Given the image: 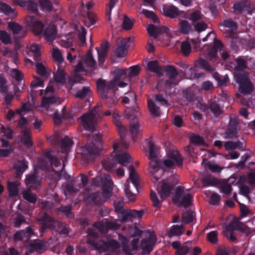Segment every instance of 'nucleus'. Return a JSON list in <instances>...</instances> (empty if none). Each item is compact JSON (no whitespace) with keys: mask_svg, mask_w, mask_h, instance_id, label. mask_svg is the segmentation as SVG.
Listing matches in <instances>:
<instances>
[{"mask_svg":"<svg viewBox=\"0 0 255 255\" xmlns=\"http://www.w3.org/2000/svg\"><path fill=\"white\" fill-rule=\"evenodd\" d=\"M23 198L30 203L34 204L37 201L36 196L28 191H25L22 193Z\"/></svg>","mask_w":255,"mask_h":255,"instance_id":"6e6d98bb","label":"nucleus"},{"mask_svg":"<svg viewBox=\"0 0 255 255\" xmlns=\"http://www.w3.org/2000/svg\"><path fill=\"white\" fill-rule=\"evenodd\" d=\"M102 147V141L99 135L96 134L89 137L86 144L82 147L83 159L86 161L93 159L98 155Z\"/></svg>","mask_w":255,"mask_h":255,"instance_id":"7ed1b4c3","label":"nucleus"},{"mask_svg":"<svg viewBox=\"0 0 255 255\" xmlns=\"http://www.w3.org/2000/svg\"><path fill=\"white\" fill-rule=\"evenodd\" d=\"M170 159H173L178 167L183 165V158L177 151H173L170 153Z\"/></svg>","mask_w":255,"mask_h":255,"instance_id":"864d4df0","label":"nucleus"},{"mask_svg":"<svg viewBox=\"0 0 255 255\" xmlns=\"http://www.w3.org/2000/svg\"><path fill=\"white\" fill-rule=\"evenodd\" d=\"M113 74L114 79L112 81L99 79L97 81L98 94L109 108L113 107L118 102V97L116 96L118 81L128 77L127 69H116Z\"/></svg>","mask_w":255,"mask_h":255,"instance_id":"f257e3e1","label":"nucleus"},{"mask_svg":"<svg viewBox=\"0 0 255 255\" xmlns=\"http://www.w3.org/2000/svg\"><path fill=\"white\" fill-rule=\"evenodd\" d=\"M58 210L63 213L68 218L72 219L74 217V215L72 212V207L71 206H61L58 208Z\"/></svg>","mask_w":255,"mask_h":255,"instance_id":"8fccbe9b","label":"nucleus"},{"mask_svg":"<svg viewBox=\"0 0 255 255\" xmlns=\"http://www.w3.org/2000/svg\"><path fill=\"white\" fill-rule=\"evenodd\" d=\"M233 9L237 13H241L244 11L251 12L254 9L253 5L248 0L236 1L234 3Z\"/></svg>","mask_w":255,"mask_h":255,"instance_id":"4468645a","label":"nucleus"},{"mask_svg":"<svg viewBox=\"0 0 255 255\" xmlns=\"http://www.w3.org/2000/svg\"><path fill=\"white\" fill-rule=\"evenodd\" d=\"M143 215L142 210L137 211L135 210L127 209L119 214V218L123 222L132 221L133 218H141Z\"/></svg>","mask_w":255,"mask_h":255,"instance_id":"9b49d317","label":"nucleus"},{"mask_svg":"<svg viewBox=\"0 0 255 255\" xmlns=\"http://www.w3.org/2000/svg\"><path fill=\"white\" fill-rule=\"evenodd\" d=\"M84 62L87 67L95 69L96 66V62L94 60L91 53H88L86 56Z\"/></svg>","mask_w":255,"mask_h":255,"instance_id":"603ef678","label":"nucleus"},{"mask_svg":"<svg viewBox=\"0 0 255 255\" xmlns=\"http://www.w3.org/2000/svg\"><path fill=\"white\" fill-rule=\"evenodd\" d=\"M7 188L10 196H16L18 194V188L15 182H7Z\"/></svg>","mask_w":255,"mask_h":255,"instance_id":"13d9d810","label":"nucleus"},{"mask_svg":"<svg viewBox=\"0 0 255 255\" xmlns=\"http://www.w3.org/2000/svg\"><path fill=\"white\" fill-rule=\"evenodd\" d=\"M142 128L139 124L135 122L132 121L130 123L129 131L131 134L132 139L133 141H135L137 137Z\"/></svg>","mask_w":255,"mask_h":255,"instance_id":"b1692460","label":"nucleus"},{"mask_svg":"<svg viewBox=\"0 0 255 255\" xmlns=\"http://www.w3.org/2000/svg\"><path fill=\"white\" fill-rule=\"evenodd\" d=\"M11 222L13 227L15 228H18L23 223H26L25 217L19 213L12 217Z\"/></svg>","mask_w":255,"mask_h":255,"instance_id":"a878e982","label":"nucleus"},{"mask_svg":"<svg viewBox=\"0 0 255 255\" xmlns=\"http://www.w3.org/2000/svg\"><path fill=\"white\" fill-rule=\"evenodd\" d=\"M103 245L96 242L94 239H89L87 241V243L93 247L92 250H98L99 252H104L106 249H111L116 250L120 248L119 243L116 240L111 239L107 241L102 240Z\"/></svg>","mask_w":255,"mask_h":255,"instance_id":"39448f33","label":"nucleus"},{"mask_svg":"<svg viewBox=\"0 0 255 255\" xmlns=\"http://www.w3.org/2000/svg\"><path fill=\"white\" fill-rule=\"evenodd\" d=\"M113 182L110 175L106 176L103 181L102 195L105 199H109L112 196Z\"/></svg>","mask_w":255,"mask_h":255,"instance_id":"2eb2a0df","label":"nucleus"},{"mask_svg":"<svg viewBox=\"0 0 255 255\" xmlns=\"http://www.w3.org/2000/svg\"><path fill=\"white\" fill-rule=\"evenodd\" d=\"M147 31L150 36L156 38L160 32V29L158 26L150 24L147 28Z\"/></svg>","mask_w":255,"mask_h":255,"instance_id":"5fc2aeb1","label":"nucleus"},{"mask_svg":"<svg viewBox=\"0 0 255 255\" xmlns=\"http://www.w3.org/2000/svg\"><path fill=\"white\" fill-rule=\"evenodd\" d=\"M172 188V185L169 183H163L162 184L161 187V189L158 192L162 200L165 199L168 196H169Z\"/></svg>","mask_w":255,"mask_h":255,"instance_id":"393cba45","label":"nucleus"},{"mask_svg":"<svg viewBox=\"0 0 255 255\" xmlns=\"http://www.w3.org/2000/svg\"><path fill=\"white\" fill-rule=\"evenodd\" d=\"M21 142L27 147H30L33 145L30 133L29 131L24 130L22 132Z\"/></svg>","mask_w":255,"mask_h":255,"instance_id":"473e14b6","label":"nucleus"},{"mask_svg":"<svg viewBox=\"0 0 255 255\" xmlns=\"http://www.w3.org/2000/svg\"><path fill=\"white\" fill-rule=\"evenodd\" d=\"M192 198V196L190 194L188 193L183 196L181 200L178 203V205L187 208L191 205Z\"/></svg>","mask_w":255,"mask_h":255,"instance_id":"37998d69","label":"nucleus"},{"mask_svg":"<svg viewBox=\"0 0 255 255\" xmlns=\"http://www.w3.org/2000/svg\"><path fill=\"white\" fill-rule=\"evenodd\" d=\"M23 90V86L20 88L17 87H15L14 89V92L13 94L12 93H6L5 97H4V101L7 105H10L11 102L14 98V96H16V94L17 92L19 91H22Z\"/></svg>","mask_w":255,"mask_h":255,"instance_id":"c03bdc74","label":"nucleus"},{"mask_svg":"<svg viewBox=\"0 0 255 255\" xmlns=\"http://www.w3.org/2000/svg\"><path fill=\"white\" fill-rule=\"evenodd\" d=\"M91 90L90 87H83L82 89L77 91L74 96L80 99H83L90 96Z\"/></svg>","mask_w":255,"mask_h":255,"instance_id":"58836bf2","label":"nucleus"},{"mask_svg":"<svg viewBox=\"0 0 255 255\" xmlns=\"http://www.w3.org/2000/svg\"><path fill=\"white\" fill-rule=\"evenodd\" d=\"M25 183L29 188H35L40 185V180L36 174H29L26 176Z\"/></svg>","mask_w":255,"mask_h":255,"instance_id":"412c9836","label":"nucleus"},{"mask_svg":"<svg viewBox=\"0 0 255 255\" xmlns=\"http://www.w3.org/2000/svg\"><path fill=\"white\" fill-rule=\"evenodd\" d=\"M184 231V227L183 225H174L170 227L167 233L168 237L172 238L174 236H180Z\"/></svg>","mask_w":255,"mask_h":255,"instance_id":"4be33fe9","label":"nucleus"},{"mask_svg":"<svg viewBox=\"0 0 255 255\" xmlns=\"http://www.w3.org/2000/svg\"><path fill=\"white\" fill-rule=\"evenodd\" d=\"M148 141L149 147V159L155 158L157 156V148L155 145L152 142L151 137L146 139Z\"/></svg>","mask_w":255,"mask_h":255,"instance_id":"e433bc0d","label":"nucleus"},{"mask_svg":"<svg viewBox=\"0 0 255 255\" xmlns=\"http://www.w3.org/2000/svg\"><path fill=\"white\" fill-rule=\"evenodd\" d=\"M119 118L120 115L119 112L117 111H115L113 113V121L117 127V130L121 139V144L122 146L127 148L128 147V143L126 142L124 140L127 129L120 121Z\"/></svg>","mask_w":255,"mask_h":255,"instance_id":"6e6552de","label":"nucleus"},{"mask_svg":"<svg viewBox=\"0 0 255 255\" xmlns=\"http://www.w3.org/2000/svg\"><path fill=\"white\" fill-rule=\"evenodd\" d=\"M180 32L184 34H188L189 32L193 31L192 27L189 22L186 20H181L179 21Z\"/></svg>","mask_w":255,"mask_h":255,"instance_id":"7c9ffc66","label":"nucleus"},{"mask_svg":"<svg viewBox=\"0 0 255 255\" xmlns=\"http://www.w3.org/2000/svg\"><path fill=\"white\" fill-rule=\"evenodd\" d=\"M239 85V91L242 94H249L253 91V84L249 80Z\"/></svg>","mask_w":255,"mask_h":255,"instance_id":"c756f323","label":"nucleus"},{"mask_svg":"<svg viewBox=\"0 0 255 255\" xmlns=\"http://www.w3.org/2000/svg\"><path fill=\"white\" fill-rule=\"evenodd\" d=\"M59 103V99L53 95H45L42 99L41 106L43 107H48L50 104Z\"/></svg>","mask_w":255,"mask_h":255,"instance_id":"bb28decb","label":"nucleus"},{"mask_svg":"<svg viewBox=\"0 0 255 255\" xmlns=\"http://www.w3.org/2000/svg\"><path fill=\"white\" fill-rule=\"evenodd\" d=\"M128 169L129 173V178L131 181L134 186L137 188L139 185V179L133 165L130 164L128 167Z\"/></svg>","mask_w":255,"mask_h":255,"instance_id":"c85d7f7f","label":"nucleus"},{"mask_svg":"<svg viewBox=\"0 0 255 255\" xmlns=\"http://www.w3.org/2000/svg\"><path fill=\"white\" fill-rule=\"evenodd\" d=\"M202 182L204 186H215L219 183V181L213 176H209L202 178Z\"/></svg>","mask_w":255,"mask_h":255,"instance_id":"4c0bfd02","label":"nucleus"},{"mask_svg":"<svg viewBox=\"0 0 255 255\" xmlns=\"http://www.w3.org/2000/svg\"><path fill=\"white\" fill-rule=\"evenodd\" d=\"M73 144V142L72 139L68 136H66L61 139L60 142V147L62 151L67 153Z\"/></svg>","mask_w":255,"mask_h":255,"instance_id":"72a5a7b5","label":"nucleus"},{"mask_svg":"<svg viewBox=\"0 0 255 255\" xmlns=\"http://www.w3.org/2000/svg\"><path fill=\"white\" fill-rule=\"evenodd\" d=\"M240 230V226L237 223H232L228 225L226 230L224 231V234L225 237L228 238V232H233L235 230Z\"/></svg>","mask_w":255,"mask_h":255,"instance_id":"69168bd1","label":"nucleus"},{"mask_svg":"<svg viewBox=\"0 0 255 255\" xmlns=\"http://www.w3.org/2000/svg\"><path fill=\"white\" fill-rule=\"evenodd\" d=\"M183 190L180 187H177L175 191V194L173 197V202L176 204H178L183 196Z\"/></svg>","mask_w":255,"mask_h":255,"instance_id":"e2e57ef3","label":"nucleus"},{"mask_svg":"<svg viewBox=\"0 0 255 255\" xmlns=\"http://www.w3.org/2000/svg\"><path fill=\"white\" fill-rule=\"evenodd\" d=\"M75 71L76 72L75 75L74 77V83H82L83 81L85 79L84 78L81 76L80 75L78 74L77 73H79L82 71H84V68L83 65L81 61H80L76 66L75 68Z\"/></svg>","mask_w":255,"mask_h":255,"instance_id":"f704fd0d","label":"nucleus"},{"mask_svg":"<svg viewBox=\"0 0 255 255\" xmlns=\"http://www.w3.org/2000/svg\"><path fill=\"white\" fill-rule=\"evenodd\" d=\"M44 159L39 161V164L43 169H47L50 166L52 167L53 171H56L53 166L57 168L61 165L60 160L52 154V151L50 149L46 150L44 152Z\"/></svg>","mask_w":255,"mask_h":255,"instance_id":"423d86ee","label":"nucleus"},{"mask_svg":"<svg viewBox=\"0 0 255 255\" xmlns=\"http://www.w3.org/2000/svg\"><path fill=\"white\" fill-rule=\"evenodd\" d=\"M30 52H31L34 57V60L35 61H39L40 60V47L37 44H32L30 47Z\"/></svg>","mask_w":255,"mask_h":255,"instance_id":"de8ad7c7","label":"nucleus"},{"mask_svg":"<svg viewBox=\"0 0 255 255\" xmlns=\"http://www.w3.org/2000/svg\"><path fill=\"white\" fill-rule=\"evenodd\" d=\"M195 66H200L202 67L205 70L210 73L213 72L214 69L211 66L209 63L205 59L201 58L197 60L195 64Z\"/></svg>","mask_w":255,"mask_h":255,"instance_id":"a19ab883","label":"nucleus"},{"mask_svg":"<svg viewBox=\"0 0 255 255\" xmlns=\"http://www.w3.org/2000/svg\"><path fill=\"white\" fill-rule=\"evenodd\" d=\"M54 78L56 82L64 84L66 82L65 73L63 70H58L55 74Z\"/></svg>","mask_w":255,"mask_h":255,"instance_id":"bf43d9fd","label":"nucleus"},{"mask_svg":"<svg viewBox=\"0 0 255 255\" xmlns=\"http://www.w3.org/2000/svg\"><path fill=\"white\" fill-rule=\"evenodd\" d=\"M109 46L108 42L102 43L100 49L97 48L98 56H100V57L101 56L102 57L106 56Z\"/></svg>","mask_w":255,"mask_h":255,"instance_id":"0e129e2a","label":"nucleus"},{"mask_svg":"<svg viewBox=\"0 0 255 255\" xmlns=\"http://www.w3.org/2000/svg\"><path fill=\"white\" fill-rule=\"evenodd\" d=\"M89 198L96 205L99 206L102 204V200L99 192L92 193L89 195Z\"/></svg>","mask_w":255,"mask_h":255,"instance_id":"4d7b16f0","label":"nucleus"},{"mask_svg":"<svg viewBox=\"0 0 255 255\" xmlns=\"http://www.w3.org/2000/svg\"><path fill=\"white\" fill-rule=\"evenodd\" d=\"M12 76L18 82L16 87L18 86L20 88L22 86L23 87H24V84L21 83L23 79V74L20 71L16 69H13L12 71Z\"/></svg>","mask_w":255,"mask_h":255,"instance_id":"79ce46f5","label":"nucleus"},{"mask_svg":"<svg viewBox=\"0 0 255 255\" xmlns=\"http://www.w3.org/2000/svg\"><path fill=\"white\" fill-rule=\"evenodd\" d=\"M118 1L119 0H110L109 3L106 5V13L107 16L108 17V20L109 21L111 19L112 9L115 7V5Z\"/></svg>","mask_w":255,"mask_h":255,"instance_id":"052dcab7","label":"nucleus"},{"mask_svg":"<svg viewBox=\"0 0 255 255\" xmlns=\"http://www.w3.org/2000/svg\"><path fill=\"white\" fill-rule=\"evenodd\" d=\"M24 22L34 34L38 35L42 33L44 25L41 21L37 20L35 16H27ZM57 32L56 26L54 24H50L43 30V35L47 41L51 42L55 39Z\"/></svg>","mask_w":255,"mask_h":255,"instance_id":"f03ea898","label":"nucleus"},{"mask_svg":"<svg viewBox=\"0 0 255 255\" xmlns=\"http://www.w3.org/2000/svg\"><path fill=\"white\" fill-rule=\"evenodd\" d=\"M195 213L191 210H187L182 215V222L185 224H189L193 221Z\"/></svg>","mask_w":255,"mask_h":255,"instance_id":"ea45409f","label":"nucleus"},{"mask_svg":"<svg viewBox=\"0 0 255 255\" xmlns=\"http://www.w3.org/2000/svg\"><path fill=\"white\" fill-rule=\"evenodd\" d=\"M0 11L6 15L13 14L14 13V9L11 7L9 5L0 1Z\"/></svg>","mask_w":255,"mask_h":255,"instance_id":"3c124183","label":"nucleus"},{"mask_svg":"<svg viewBox=\"0 0 255 255\" xmlns=\"http://www.w3.org/2000/svg\"><path fill=\"white\" fill-rule=\"evenodd\" d=\"M14 168L15 177L18 178L28 168V165L23 160H18L14 165Z\"/></svg>","mask_w":255,"mask_h":255,"instance_id":"cd10ccee","label":"nucleus"},{"mask_svg":"<svg viewBox=\"0 0 255 255\" xmlns=\"http://www.w3.org/2000/svg\"><path fill=\"white\" fill-rule=\"evenodd\" d=\"M162 70L163 74L165 72L169 78V79L166 80L165 85L168 86L176 85L177 83L173 81L178 74L175 67L173 65L164 66Z\"/></svg>","mask_w":255,"mask_h":255,"instance_id":"ddd939ff","label":"nucleus"},{"mask_svg":"<svg viewBox=\"0 0 255 255\" xmlns=\"http://www.w3.org/2000/svg\"><path fill=\"white\" fill-rule=\"evenodd\" d=\"M8 26L13 32V38L16 43H17L21 39L26 35V30L18 23L9 22L8 24Z\"/></svg>","mask_w":255,"mask_h":255,"instance_id":"f8f14e48","label":"nucleus"},{"mask_svg":"<svg viewBox=\"0 0 255 255\" xmlns=\"http://www.w3.org/2000/svg\"><path fill=\"white\" fill-rule=\"evenodd\" d=\"M39 4L42 10L49 12L56 10L57 8L55 6H56L58 3L54 0H39Z\"/></svg>","mask_w":255,"mask_h":255,"instance_id":"f3484780","label":"nucleus"},{"mask_svg":"<svg viewBox=\"0 0 255 255\" xmlns=\"http://www.w3.org/2000/svg\"><path fill=\"white\" fill-rule=\"evenodd\" d=\"M15 4L20 5L22 7H26L29 11H31L34 13H36L38 11L37 4L36 2L33 1H28L22 2L20 4L18 1H14Z\"/></svg>","mask_w":255,"mask_h":255,"instance_id":"2f4dec72","label":"nucleus"},{"mask_svg":"<svg viewBox=\"0 0 255 255\" xmlns=\"http://www.w3.org/2000/svg\"><path fill=\"white\" fill-rule=\"evenodd\" d=\"M207 109L210 110L215 117L219 116L224 112L220 105L216 101H211L208 104Z\"/></svg>","mask_w":255,"mask_h":255,"instance_id":"5701e85b","label":"nucleus"},{"mask_svg":"<svg viewBox=\"0 0 255 255\" xmlns=\"http://www.w3.org/2000/svg\"><path fill=\"white\" fill-rule=\"evenodd\" d=\"M236 82L240 85L249 80L248 73L242 70L235 75Z\"/></svg>","mask_w":255,"mask_h":255,"instance_id":"a18cd8bd","label":"nucleus"},{"mask_svg":"<svg viewBox=\"0 0 255 255\" xmlns=\"http://www.w3.org/2000/svg\"><path fill=\"white\" fill-rule=\"evenodd\" d=\"M142 12L146 18L151 19L154 23H156L159 22L158 18L153 11L143 9Z\"/></svg>","mask_w":255,"mask_h":255,"instance_id":"680f3d73","label":"nucleus"},{"mask_svg":"<svg viewBox=\"0 0 255 255\" xmlns=\"http://www.w3.org/2000/svg\"><path fill=\"white\" fill-rule=\"evenodd\" d=\"M148 108L152 115L155 117L159 116L158 110L159 109V107L157 106L153 100L149 99L147 101Z\"/></svg>","mask_w":255,"mask_h":255,"instance_id":"49530a36","label":"nucleus"},{"mask_svg":"<svg viewBox=\"0 0 255 255\" xmlns=\"http://www.w3.org/2000/svg\"><path fill=\"white\" fill-rule=\"evenodd\" d=\"M98 106H95L89 113L84 114L80 119L81 120V125L83 131H85L88 136L96 130L97 119L100 117Z\"/></svg>","mask_w":255,"mask_h":255,"instance_id":"20e7f679","label":"nucleus"},{"mask_svg":"<svg viewBox=\"0 0 255 255\" xmlns=\"http://www.w3.org/2000/svg\"><path fill=\"white\" fill-rule=\"evenodd\" d=\"M33 235H34V232L32 227L29 226L24 230L17 231L14 235V238L17 241H21L23 240L27 241L29 240Z\"/></svg>","mask_w":255,"mask_h":255,"instance_id":"dca6fc26","label":"nucleus"},{"mask_svg":"<svg viewBox=\"0 0 255 255\" xmlns=\"http://www.w3.org/2000/svg\"><path fill=\"white\" fill-rule=\"evenodd\" d=\"M147 69L152 72L156 73L158 75H163V66H159L158 62L157 60L150 61L147 64Z\"/></svg>","mask_w":255,"mask_h":255,"instance_id":"aec40b11","label":"nucleus"},{"mask_svg":"<svg viewBox=\"0 0 255 255\" xmlns=\"http://www.w3.org/2000/svg\"><path fill=\"white\" fill-rule=\"evenodd\" d=\"M30 247L34 251H45L46 250V243L43 240H39L38 242L30 244Z\"/></svg>","mask_w":255,"mask_h":255,"instance_id":"09e8293b","label":"nucleus"},{"mask_svg":"<svg viewBox=\"0 0 255 255\" xmlns=\"http://www.w3.org/2000/svg\"><path fill=\"white\" fill-rule=\"evenodd\" d=\"M190 142L197 146L206 145V143L203 137L198 135L193 134L190 136Z\"/></svg>","mask_w":255,"mask_h":255,"instance_id":"c9c22d12","label":"nucleus"},{"mask_svg":"<svg viewBox=\"0 0 255 255\" xmlns=\"http://www.w3.org/2000/svg\"><path fill=\"white\" fill-rule=\"evenodd\" d=\"M133 25L132 19L125 15L123 21V28L125 30H128L132 28Z\"/></svg>","mask_w":255,"mask_h":255,"instance_id":"774afa93","label":"nucleus"},{"mask_svg":"<svg viewBox=\"0 0 255 255\" xmlns=\"http://www.w3.org/2000/svg\"><path fill=\"white\" fill-rule=\"evenodd\" d=\"M181 50L184 56H188L191 51L190 44L187 41L182 42L181 44Z\"/></svg>","mask_w":255,"mask_h":255,"instance_id":"338daca9","label":"nucleus"},{"mask_svg":"<svg viewBox=\"0 0 255 255\" xmlns=\"http://www.w3.org/2000/svg\"><path fill=\"white\" fill-rule=\"evenodd\" d=\"M163 14L174 18L179 14V11L177 7L173 5L165 4L162 7Z\"/></svg>","mask_w":255,"mask_h":255,"instance_id":"a211bd4d","label":"nucleus"},{"mask_svg":"<svg viewBox=\"0 0 255 255\" xmlns=\"http://www.w3.org/2000/svg\"><path fill=\"white\" fill-rule=\"evenodd\" d=\"M240 129L237 119L236 118H231L228 128L225 130V137L229 139L237 138L238 137V131Z\"/></svg>","mask_w":255,"mask_h":255,"instance_id":"1a4fd4ad","label":"nucleus"},{"mask_svg":"<svg viewBox=\"0 0 255 255\" xmlns=\"http://www.w3.org/2000/svg\"><path fill=\"white\" fill-rule=\"evenodd\" d=\"M130 37L121 38L118 42L117 47L115 50V54L118 57H124L128 53V49L130 44Z\"/></svg>","mask_w":255,"mask_h":255,"instance_id":"9d476101","label":"nucleus"},{"mask_svg":"<svg viewBox=\"0 0 255 255\" xmlns=\"http://www.w3.org/2000/svg\"><path fill=\"white\" fill-rule=\"evenodd\" d=\"M37 221L39 222V225L41 226L39 230L40 237L43 236L47 229H53L54 228V226L53 225L54 219L47 212L44 213L43 215L40 216V217L37 219Z\"/></svg>","mask_w":255,"mask_h":255,"instance_id":"0eeeda50","label":"nucleus"},{"mask_svg":"<svg viewBox=\"0 0 255 255\" xmlns=\"http://www.w3.org/2000/svg\"><path fill=\"white\" fill-rule=\"evenodd\" d=\"M114 158L118 163L126 167L132 162L130 156L127 152L123 154H116Z\"/></svg>","mask_w":255,"mask_h":255,"instance_id":"6ab92c4d","label":"nucleus"}]
</instances>
